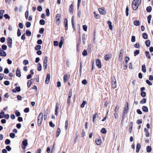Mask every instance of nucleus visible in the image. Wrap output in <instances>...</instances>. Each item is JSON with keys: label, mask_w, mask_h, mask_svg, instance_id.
Listing matches in <instances>:
<instances>
[{"label": "nucleus", "mask_w": 153, "mask_h": 153, "mask_svg": "<svg viewBox=\"0 0 153 153\" xmlns=\"http://www.w3.org/2000/svg\"><path fill=\"white\" fill-rule=\"evenodd\" d=\"M64 81L65 82H66L68 80V77L67 75H65L64 76Z\"/></svg>", "instance_id": "29"}, {"label": "nucleus", "mask_w": 153, "mask_h": 153, "mask_svg": "<svg viewBox=\"0 0 153 153\" xmlns=\"http://www.w3.org/2000/svg\"><path fill=\"white\" fill-rule=\"evenodd\" d=\"M46 16H50V11L49 9H47L46 10Z\"/></svg>", "instance_id": "50"}, {"label": "nucleus", "mask_w": 153, "mask_h": 153, "mask_svg": "<svg viewBox=\"0 0 153 153\" xmlns=\"http://www.w3.org/2000/svg\"><path fill=\"white\" fill-rule=\"evenodd\" d=\"M131 41L132 42H134L135 41V37L134 36H132L131 39Z\"/></svg>", "instance_id": "60"}, {"label": "nucleus", "mask_w": 153, "mask_h": 153, "mask_svg": "<svg viewBox=\"0 0 153 153\" xmlns=\"http://www.w3.org/2000/svg\"><path fill=\"white\" fill-rule=\"evenodd\" d=\"M65 20L66 21V22L65 24V30H67L68 29V21L66 19H65Z\"/></svg>", "instance_id": "36"}, {"label": "nucleus", "mask_w": 153, "mask_h": 153, "mask_svg": "<svg viewBox=\"0 0 153 153\" xmlns=\"http://www.w3.org/2000/svg\"><path fill=\"white\" fill-rule=\"evenodd\" d=\"M31 25V23L30 22H27L26 23V26L27 28L29 27Z\"/></svg>", "instance_id": "56"}, {"label": "nucleus", "mask_w": 153, "mask_h": 153, "mask_svg": "<svg viewBox=\"0 0 153 153\" xmlns=\"http://www.w3.org/2000/svg\"><path fill=\"white\" fill-rule=\"evenodd\" d=\"M15 89L17 92H19L21 91V89L19 86L16 87L15 88Z\"/></svg>", "instance_id": "57"}, {"label": "nucleus", "mask_w": 153, "mask_h": 153, "mask_svg": "<svg viewBox=\"0 0 153 153\" xmlns=\"http://www.w3.org/2000/svg\"><path fill=\"white\" fill-rule=\"evenodd\" d=\"M44 29L43 28H41L39 30V33L41 34H42L43 33Z\"/></svg>", "instance_id": "59"}, {"label": "nucleus", "mask_w": 153, "mask_h": 153, "mask_svg": "<svg viewBox=\"0 0 153 153\" xmlns=\"http://www.w3.org/2000/svg\"><path fill=\"white\" fill-rule=\"evenodd\" d=\"M4 13V10H0V19H2L3 18V14Z\"/></svg>", "instance_id": "21"}, {"label": "nucleus", "mask_w": 153, "mask_h": 153, "mask_svg": "<svg viewBox=\"0 0 153 153\" xmlns=\"http://www.w3.org/2000/svg\"><path fill=\"white\" fill-rule=\"evenodd\" d=\"M38 70L39 71H40L42 70V65L40 63H39L38 64Z\"/></svg>", "instance_id": "34"}, {"label": "nucleus", "mask_w": 153, "mask_h": 153, "mask_svg": "<svg viewBox=\"0 0 153 153\" xmlns=\"http://www.w3.org/2000/svg\"><path fill=\"white\" fill-rule=\"evenodd\" d=\"M39 23L41 25H44L45 24V21L43 19H41Z\"/></svg>", "instance_id": "41"}, {"label": "nucleus", "mask_w": 153, "mask_h": 153, "mask_svg": "<svg viewBox=\"0 0 153 153\" xmlns=\"http://www.w3.org/2000/svg\"><path fill=\"white\" fill-rule=\"evenodd\" d=\"M10 136L11 138H14L15 137V134L13 133H11L10 134Z\"/></svg>", "instance_id": "40"}, {"label": "nucleus", "mask_w": 153, "mask_h": 153, "mask_svg": "<svg viewBox=\"0 0 153 153\" xmlns=\"http://www.w3.org/2000/svg\"><path fill=\"white\" fill-rule=\"evenodd\" d=\"M61 130L59 128H58L57 129V133H56V136L57 137H58L60 133Z\"/></svg>", "instance_id": "35"}, {"label": "nucleus", "mask_w": 153, "mask_h": 153, "mask_svg": "<svg viewBox=\"0 0 153 153\" xmlns=\"http://www.w3.org/2000/svg\"><path fill=\"white\" fill-rule=\"evenodd\" d=\"M133 122H131L130 123V126L129 128V132L131 133V131L132 128V126H133Z\"/></svg>", "instance_id": "22"}, {"label": "nucleus", "mask_w": 153, "mask_h": 153, "mask_svg": "<svg viewBox=\"0 0 153 153\" xmlns=\"http://www.w3.org/2000/svg\"><path fill=\"white\" fill-rule=\"evenodd\" d=\"M99 11L100 13L102 15L105 14L106 13V11L102 9H99Z\"/></svg>", "instance_id": "15"}, {"label": "nucleus", "mask_w": 153, "mask_h": 153, "mask_svg": "<svg viewBox=\"0 0 153 153\" xmlns=\"http://www.w3.org/2000/svg\"><path fill=\"white\" fill-rule=\"evenodd\" d=\"M128 110V102H126V105L124 107V112L127 113Z\"/></svg>", "instance_id": "12"}, {"label": "nucleus", "mask_w": 153, "mask_h": 153, "mask_svg": "<svg viewBox=\"0 0 153 153\" xmlns=\"http://www.w3.org/2000/svg\"><path fill=\"white\" fill-rule=\"evenodd\" d=\"M43 118V114L41 112L39 113L38 119V126H40L42 123Z\"/></svg>", "instance_id": "1"}, {"label": "nucleus", "mask_w": 153, "mask_h": 153, "mask_svg": "<svg viewBox=\"0 0 153 153\" xmlns=\"http://www.w3.org/2000/svg\"><path fill=\"white\" fill-rule=\"evenodd\" d=\"M97 116V113H95L94 115L93 118V122L94 123H95V119L96 118Z\"/></svg>", "instance_id": "38"}, {"label": "nucleus", "mask_w": 153, "mask_h": 153, "mask_svg": "<svg viewBox=\"0 0 153 153\" xmlns=\"http://www.w3.org/2000/svg\"><path fill=\"white\" fill-rule=\"evenodd\" d=\"M146 100L145 98H143L141 101L140 103L142 104L145 103L146 102Z\"/></svg>", "instance_id": "58"}, {"label": "nucleus", "mask_w": 153, "mask_h": 153, "mask_svg": "<svg viewBox=\"0 0 153 153\" xmlns=\"http://www.w3.org/2000/svg\"><path fill=\"white\" fill-rule=\"evenodd\" d=\"M143 111L145 112H147L148 111V108L147 107L145 106H143L142 107Z\"/></svg>", "instance_id": "32"}, {"label": "nucleus", "mask_w": 153, "mask_h": 153, "mask_svg": "<svg viewBox=\"0 0 153 153\" xmlns=\"http://www.w3.org/2000/svg\"><path fill=\"white\" fill-rule=\"evenodd\" d=\"M152 148L150 146H147L146 147L147 152H150L152 151Z\"/></svg>", "instance_id": "30"}, {"label": "nucleus", "mask_w": 153, "mask_h": 153, "mask_svg": "<svg viewBox=\"0 0 153 153\" xmlns=\"http://www.w3.org/2000/svg\"><path fill=\"white\" fill-rule=\"evenodd\" d=\"M111 84L112 87L113 88H115L116 87V81L114 76L111 77Z\"/></svg>", "instance_id": "2"}, {"label": "nucleus", "mask_w": 153, "mask_h": 153, "mask_svg": "<svg viewBox=\"0 0 153 153\" xmlns=\"http://www.w3.org/2000/svg\"><path fill=\"white\" fill-rule=\"evenodd\" d=\"M5 143V144H6L7 145H8V144H9L10 143V141L9 139H7L6 140Z\"/></svg>", "instance_id": "45"}, {"label": "nucleus", "mask_w": 153, "mask_h": 153, "mask_svg": "<svg viewBox=\"0 0 153 153\" xmlns=\"http://www.w3.org/2000/svg\"><path fill=\"white\" fill-rule=\"evenodd\" d=\"M4 16L5 17V18L6 19H9L10 18V16L7 14H5L4 15Z\"/></svg>", "instance_id": "55"}, {"label": "nucleus", "mask_w": 153, "mask_h": 153, "mask_svg": "<svg viewBox=\"0 0 153 153\" xmlns=\"http://www.w3.org/2000/svg\"><path fill=\"white\" fill-rule=\"evenodd\" d=\"M96 65L99 68H101V65L100 61L99 59H97L96 61Z\"/></svg>", "instance_id": "8"}, {"label": "nucleus", "mask_w": 153, "mask_h": 153, "mask_svg": "<svg viewBox=\"0 0 153 153\" xmlns=\"http://www.w3.org/2000/svg\"><path fill=\"white\" fill-rule=\"evenodd\" d=\"M69 11L70 13L71 14L73 13V5L71 4L70 7Z\"/></svg>", "instance_id": "20"}, {"label": "nucleus", "mask_w": 153, "mask_h": 153, "mask_svg": "<svg viewBox=\"0 0 153 153\" xmlns=\"http://www.w3.org/2000/svg\"><path fill=\"white\" fill-rule=\"evenodd\" d=\"M140 22L138 20H135L134 22V24L136 26H139L140 25Z\"/></svg>", "instance_id": "26"}, {"label": "nucleus", "mask_w": 153, "mask_h": 153, "mask_svg": "<svg viewBox=\"0 0 153 153\" xmlns=\"http://www.w3.org/2000/svg\"><path fill=\"white\" fill-rule=\"evenodd\" d=\"M141 148V145L140 143H138L136 146V151L137 153L139 152L140 149Z\"/></svg>", "instance_id": "17"}, {"label": "nucleus", "mask_w": 153, "mask_h": 153, "mask_svg": "<svg viewBox=\"0 0 153 153\" xmlns=\"http://www.w3.org/2000/svg\"><path fill=\"white\" fill-rule=\"evenodd\" d=\"M17 36H19L21 35V30L20 29H18L17 31Z\"/></svg>", "instance_id": "62"}, {"label": "nucleus", "mask_w": 153, "mask_h": 153, "mask_svg": "<svg viewBox=\"0 0 153 153\" xmlns=\"http://www.w3.org/2000/svg\"><path fill=\"white\" fill-rule=\"evenodd\" d=\"M4 112L2 110L1 113H0V118H2L4 117Z\"/></svg>", "instance_id": "27"}, {"label": "nucleus", "mask_w": 153, "mask_h": 153, "mask_svg": "<svg viewBox=\"0 0 153 153\" xmlns=\"http://www.w3.org/2000/svg\"><path fill=\"white\" fill-rule=\"evenodd\" d=\"M25 16L26 19H27L28 18L29 16V12L28 11H26L25 12Z\"/></svg>", "instance_id": "49"}, {"label": "nucleus", "mask_w": 153, "mask_h": 153, "mask_svg": "<svg viewBox=\"0 0 153 153\" xmlns=\"http://www.w3.org/2000/svg\"><path fill=\"white\" fill-rule=\"evenodd\" d=\"M9 71L8 68H5L4 70V73L5 74H7L9 73Z\"/></svg>", "instance_id": "64"}, {"label": "nucleus", "mask_w": 153, "mask_h": 153, "mask_svg": "<svg viewBox=\"0 0 153 153\" xmlns=\"http://www.w3.org/2000/svg\"><path fill=\"white\" fill-rule=\"evenodd\" d=\"M82 55L84 56H86L87 55V52L86 50H84L82 52Z\"/></svg>", "instance_id": "47"}, {"label": "nucleus", "mask_w": 153, "mask_h": 153, "mask_svg": "<svg viewBox=\"0 0 153 153\" xmlns=\"http://www.w3.org/2000/svg\"><path fill=\"white\" fill-rule=\"evenodd\" d=\"M145 54L147 57L149 59H150L151 58L149 53V51H146Z\"/></svg>", "instance_id": "25"}, {"label": "nucleus", "mask_w": 153, "mask_h": 153, "mask_svg": "<svg viewBox=\"0 0 153 153\" xmlns=\"http://www.w3.org/2000/svg\"><path fill=\"white\" fill-rule=\"evenodd\" d=\"M2 49L3 50H6L7 49V46L5 45H3L1 46Z\"/></svg>", "instance_id": "52"}, {"label": "nucleus", "mask_w": 153, "mask_h": 153, "mask_svg": "<svg viewBox=\"0 0 153 153\" xmlns=\"http://www.w3.org/2000/svg\"><path fill=\"white\" fill-rule=\"evenodd\" d=\"M101 131L103 134H105L106 132V130L105 128H103L101 129Z\"/></svg>", "instance_id": "43"}, {"label": "nucleus", "mask_w": 153, "mask_h": 153, "mask_svg": "<svg viewBox=\"0 0 153 153\" xmlns=\"http://www.w3.org/2000/svg\"><path fill=\"white\" fill-rule=\"evenodd\" d=\"M61 18V15L59 14H57L56 16V23L58 24H59L60 22V19Z\"/></svg>", "instance_id": "6"}, {"label": "nucleus", "mask_w": 153, "mask_h": 153, "mask_svg": "<svg viewBox=\"0 0 153 153\" xmlns=\"http://www.w3.org/2000/svg\"><path fill=\"white\" fill-rule=\"evenodd\" d=\"M27 36H30L31 35V32L29 30H27L26 31Z\"/></svg>", "instance_id": "37"}, {"label": "nucleus", "mask_w": 153, "mask_h": 153, "mask_svg": "<svg viewBox=\"0 0 153 153\" xmlns=\"http://www.w3.org/2000/svg\"><path fill=\"white\" fill-rule=\"evenodd\" d=\"M86 102L84 101H83L80 105V107L82 108H83L84 107L85 105L86 104Z\"/></svg>", "instance_id": "42"}, {"label": "nucleus", "mask_w": 153, "mask_h": 153, "mask_svg": "<svg viewBox=\"0 0 153 153\" xmlns=\"http://www.w3.org/2000/svg\"><path fill=\"white\" fill-rule=\"evenodd\" d=\"M5 39L4 37H2L0 38V41L2 43H4L5 42Z\"/></svg>", "instance_id": "51"}, {"label": "nucleus", "mask_w": 153, "mask_h": 153, "mask_svg": "<svg viewBox=\"0 0 153 153\" xmlns=\"http://www.w3.org/2000/svg\"><path fill=\"white\" fill-rule=\"evenodd\" d=\"M22 148L24 149H25L28 145L27 140L26 139L24 140L22 142Z\"/></svg>", "instance_id": "5"}, {"label": "nucleus", "mask_w": 153, "mask_h": 153, "mask_svg": "<svg viewBox=\"0 0 153 153\" xmlns=\"http://www.w3.org/2000/svg\"><path fill=\"white\" fill-rule=\"evenodd\" d=\"M41 49V46L40 45H37L35 47V50H39Z\"/></svg>", "instance_id": "28"}, {"label": "nucleus", "mask_w": 153, "mask_h": 153, "mask_svg": "<svg viewBox=\"0 0 153 153\" xmlns=\"http://www.w3.org/2000/svg\"><path fill=\"white\" fill-rule=\"evenodd\" d=\"M37 43L38 44H39V45L42 44V40L41 39L38 40L37 41Z\"/></svg>", "instance_id": "63"}, {"label": "nucleus", "mask_w": 153, "mask_h": 153, "mask_svg": "<svg viewBox=\"0 0 153 153\" xmlns=\"http://www.w3.org/2000/svg\"><path fill=\"white\" fill-rule=\"evenodd\" d=\"M71 24L72 27L74 29L75 28L74 21V17L72 16L71 18Z\"/></svg>", "instance_id": "16"}, {"label": "nucleus", "mask_w": 153, "mask_h": 153, "mask_svg": "<svg viewBox=\"0 0 153 153\" xmlns=\"http://www.w3.org/2000/svg\"><path fill=\"white\" fill-rule=\"evenodd\" d=\"M29 63V62L27 60H24L23 61V64L24 65H27Z\"/></svg>", "instance_id": "53"}, {"label": "nucleus", "mask_w": 153, "mask_h": 153, "mask_svg": "<svg viewBox=\"0 0 153 153\" xmlns=\"http://www.w3.org/2000/svg\"><path fill=\"white\" fill-rule=\"evenodd\" d=\"M139 6V5H138L137 4H135L133 3H132V8L133 10H137L138 9Z\"/></svg>", "instance_id": "7"}, {"label": "nucleus", "mask_w": 153, "mask_h": 153, "mask_svg": "<svg viewBox=\"0 0 153 153\" xmlns=\"http://www.w3.org/2000/svg\"><path fill=\"white\" fill-rule=\"evenodd\" d=\"M132 3L140 5L141 4V0H134Z\"/></svg>", "instance_id": "19"}, {"label": "nucleus", "mask_w": 153, "mask_h": 153, "mask_svg": "<svg viewBox=\"0 0 153 153\" xmlns=\"http://www.w3.org/2000/svg\"><path fill=\"white\" fill-rule=\"evenodd\" d=\"M16 76L19 77L21 76L20 70L18 68H17V69L16 71Z\"/></svg>", "instance_id": "13"}, {"label": "nucleus", "mask_w": 153, "mask_h": 153, "mask_svg": "<svg viewBox=\"0 0 153 153\" xmlns=\"http://www.w3.org/2000/svg\"><path fill=\"white\" fill-rule=\"evenodd\" d=\"M7 43L8 46L10 48H11L12 47V39L10 37H8L7 39Z\"/></svg>", "instance_id": "4"}, {"label": "nucleus", "mask_w": 153, "mask_h": 153, "mask_svg": "<svg viewBox=\"0 0 153 153\" xmlns=\"http://www.w3.org/2000/svg\"><path fill=\"white\" fill-rule=\"evenodd\" d=\"M125 62L126 63H127L128 62L129 60V59H130L129 58L128 56H126L125 57Z\"/></svg>", "instance_id": "61"}, {"label": "nucleus", "mask_w": 153, "mask_h": 153, "mask_svg": "<svg viewBox=\"0 0 153 153\" xmlns=\"http://www.w3.org/2000/svg\"><path fill=\"white\" fill-rule=\"evenodd\" d=\"M50 78V75L48 74L47 75V77L45 80V83L48 84L49 83Z\"/></svg>", "instance_id": "11"}, {"label": "nucleus", "mask_w": 153, "mask_h": 153, "mask_svg": "<svg viewBox=\"0 0 153 153\" xmlns=\"http://www.w3.org/2000/svg\"><path fill=\"white\" fill-rule=\"evenodd\" d=\"M152 10V7L150 6L148 7L146 9V10L148 12H151V11Z\"/></svg>", "instance_id": "33"}, {"label": "nucleus", "mask_w": 153, "mask_h": 153, "mask_svg": "<svg viewBox=\"0 0 153 153\" xmlns=\"http://www.w3.org/2000/svg\"><path fill=\"white\" fill-rule=\"evenodd\" d=\"M142 71L144 73H145L146 72V65H142Z\"/></svg>", "instance_id": "31"}, {"label": "nucleus", "mask_w": 153, "mask_h": 153, "mask_svg": "<svg viewBox=\"0 0 153 153\" xmlns=\"http://www.w3.org/2000/svg\"><path fill=\"white\" fill-rule=\"evenodd\" d=\"M48 60V58L46 56L44 60L43 66L44 70H46L47 68V61Z\"/></svg>", "instance_id": "3"}, {"label": "nucleus", "mask_w": 153, "mask_h": 153, "mask_svg": "<svg viewBox=\"0 0 153 153\" xmlns=\"http://www.w3.org/2000/svg\"><path fill=\"white\" fill-rule=\"evenodd\" d=\"M123 52V50H121L120 51L119 56V60L120 61H122L123 60V54H122V53Z\"/></svg>", "instance_id": "10"}, {"label": "nucleus", "mask_w": 153, "mask_h": 153, "mask_svg": "<svg viewBox=\"0 0 153 153\" xmlns=\"http://www.w3.org/2000/svg\"><path fill=\"white\" fill-rule=\"evenodd\" d=\"M15 114L17 117H19L20 115V113L17 110L15 111Z\"/></svg>", "instance_id": "46"}, {"label": "nucleus", "mask_w": 153, "mask_h": 153, "mask_svg": "<svg viewBox=\"0 0 153 153\" xmlns=\"http://www.w3.org/2000/svg\"><path fill=\"white\" fill-rule=\"evenodd\" d=\"M109 56L108 55H106L104 57V59L106 61L108 60L109 59Z\"/></svg>", "instance_id": "48"}, {"label": "nucleus", "mask_w": 153, "mask_h": 153, "mask_svg": "<svg viewBox=\"0 0 153 153\" xmlns=\"http://www.w3.org/2000/svg\"><path fill=\"white\" fill-rule=\"evenodd\" d=\"M140 53V51L139 50H135L134 52V56H136V55H138Z\"/></svg>", "instance_id": "39"}, {"label": "nucleus", "mask_w": 153, "mask_h": 153, "mask_svg": "<svg viewBox=\"0 0 153 153\" xmlns=\"http://www.w3.org/2000/svg\"><path fill=\"white\" fill-rule=\"evenodd\" d=\"M141 95L143 97H145L146 96V93L145 92H142L141 93Z\"/></svg>", "instance_id": "54"}, {"label": "nucleus", "mask_w": 153, "mask_h": 153, "mask_svg": "<svg viewBox=\"0 0 153 153\" xmlns=\"http://www.w3.org/2000/svg\"><path fill=\"white\" fill-rule=\"evenodd\" d=\"M108 24V25L109 29L111 30H112L113 29V26L112 25V23L110 21H108L107 22Z\"/></svg>", "instance_id": "18"}, {"label": "nucleus", "mask_w": 153, "mask_h": 153, "mask_svg": "<svg viewBox=\"0 0 153 153\" xmlns=\"http://www.w3.org/2000/svg\"><path fill=\"white\" fill-rule=\"evenodd\" d=\"M68 120H67L65 122V130H66L67 129L68 127Z\"/></svg>", "instance_id": "44"}, {"label": "nucleus", "mask_w": 153, "mask_h": 153, "mask_svg": "<svg viewBox=\"0 0 153 153\" xmlns=\"http://www.w3.org/2000/svg\"><path fill=\"white\" fill-rule=\"evenodd\" d=\"M145 44L146 46L149 47L150 45V42L149 40H147L145 42Z\"/></svg>", "instance_id": "24"}, {"label": "nucleus", "mask_w": 153, "mask_h": 153, "mask_svg": "<svg viewBox=\"0 0 153 153\" xmlns=\"http://www.w3.org/2000/svg\"><path fill=\"white\" fill-rule=\"evenodd\" d=\"M0 56L4 57L7 56L6 52L2 50L1 48H0Z\"/></svg>", "instance_id": "9"}, {"label": "nucleus", "mask_w": 153, "mask_h": 153, "mask_svg": "<svg viewBox=\"0 0 153 153\" xmlns=\"http://www.w3.org/2000/svg\"><path fill=\"white\" fill-rule=\"evenodd\" d=\"M95 142L97 145L98 146L100 145L102 143V141L100 139H96Z\"/></svg>", "instance_id": "14"}, {"label": "nucleus", "mask_w": 153, "mask_h": 153, "mask_svg": "<svg viewBox=\"0 0 153 153\" xmlns=\"http://www.w3.org/2000/svg\"><path fill=\"white\" fill-rule=\"evenodd\" d=\"M142 36L145 39H147L148 38V35L146 33H143L142 34Z\"/></svg>", "instance_id": "23"}]
</instances>
